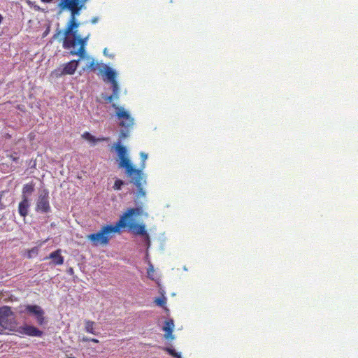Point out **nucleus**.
<instances>
[{"label":"nucleus","mask_w":358,"mask_h":358,"mask_svg":"<svg viewBox=\"0 0 358 358\" xmlns=\"http://www.w3.org/2000/svg\"><path fill=\"white\" fill-rule=\"evenodd\" d=\"M10 159L13 161V162H17L18 161V157H15V156H13V155H10Z\"/></svg>","instance_id":"cd10ccee"},{"label":"nucleus","mask_w":358,"mask_h":358,"mask_svg":"<svg viewBox=\"0 0 358 358\" xmlns=\"http://www.w3.org/2000/svg\"><path fill=\"white\" fill-rule=\"evenodd\" d=\"M17 325L15 315L11 307H0V327L3 330L15 331Z\"/></svg>","instance_id":"39448f33"},{"label":"nucleus","mask_w":358,"mask_h":358,"mask_svg":"<svg viewBox=\"0 0 358 358\" xmlns=\"http://www.w3.org/2000/svg\"><path fill=\"white\" fill-rule=\"evenodd\" d=\"M34 192V184L33 181L23 185L22 187V196H27Z\"/></svg>","instance_id":"dca6fc26"},{"label":"nucleus","mask_w":358,"mask_h":358,"mask_svg":"<svg viewBox=\"0 0 358 358\" xmlns=\"http://www.w3.org/2000/svg\"><path fill=\"white\" fill-rule=\"evenodd\" d=\"M113 108L116 110V117L118 118L120 127L124 128L122 129L120 134V138H124L128 136L129 129L134 125V120L129 115L128 111L124 110L123 108L118 107L117 104L112 103Z\"/></svg>","instance_id":"423d86ee"},{"label":"nucleus","mask_w":358,"mask_h":358,"mask_svg":"<svg viewBox=\"0 0 358 358\" xmlns=\"http://www.w3.org/2000/svg\"><path fill=\"white\" fill-rule=\"evenodd\" d=\"M36 210L42 212L43 213H47V212H50V196L48 190L44 189L40 194L36 201Z\"/></svg>","instance_id":"1a4fd4ad"},{"label":"nucleus","mask_w":358,"mask_h":358,"mask_svg":"<svg viewBox=\"0 0 358 358\" xmlns=\"http://www.w3.org/2000/svg\"><path fill=\"white\" fill-rule=\"evenodd\" d=\"M83 342L91 341V338L84 336L82 338Z\"/></svg>","instance_id":"c85d7f7f"},{"label":"nucleus","mask_w":358,"mask_h":358,"mask_svg":"<svg viewBox=\"0 0 358 358\" xmlns=\"http://www.w3.org/2000/svg\"><path fill=\"white\" fill-rule=\"evenodd\" d=\"M174 327V323L173 320H169L165 321V325L163 327V330L165 331V338H173V330Z\"/></svg>","instance_id":"2eb2a0df"},{"label":"nucleus","mask_w":358,"mask_h":358,"mask_svg":"<svg viewBox=\"0 0 358 358\" xmlns=\"http://www.w3.org/2000/svg\"><path fill=\"white\" fill-rule=\"evenodd\" d=\"M154 272H155L154 267L152 266V264H150L148 269L147 273H148V277L150 278H151V280H154V277H153Z\"/></svg>","instance_id":"5701e85b"},{"label":"nucleus","mask_w":358,"mask_h":358,"mask_svg":"<svg viewBox=\"0 0 358 358\" xmlns=\"http://www.w3.org/2000/svg\"><path fill=\"white\" fill-rule=\"evenodd\" d=\"M54 0H41L44 3H51Z\"/></svg>","instance_id":"c756f323"},{"label":"nucleus","mask_w":358,"mask_h":358,"mask_svg":"<svg viewBox=\"0 0 358 358\" xmlns=\"http://www.w3.org/2000/svg\"><path fill=\"white\" fill-rule=\"evenodd\" d=\"M124 184V181L121 179H117L115 180V183L113 186V189L115 190H121L122 185Z\"/></svg>","instance_id":"aec40b11"},{"label":"nucleus","mask_w":358,"mask_h":358,"mask_svg":"<svg viewBox=\"0 0 358 358\" xmlns=\"http://www.w3.org/2000/svg\"><path fill=\"white\" fill-rule=\"evenodd\" d=\"M154 301L158 306L164 307L166 303V299L164 296L157 297Z\"/></svg>","instance_id":"6ab92c4d"},{"label":"nucleus","mask_w":358,"mask_h":358,"mask_svg":"<svg viewBox=\"0 0 358 358\" xmlns=\"http://www.w3.org/2000/svg\"><path fill=\"white\" fill-rule=\"evenodd\" d=\"M19 333L26 334L28 336L41 337L43 334V331L39 330L34 326L31 324H24L17 330Z\"/></svg>","instance_id":"f8f14e48"},{"label":"nucleus","mask_w":358,"mask_h":358,"mask_svg":"<svg viewBox=\"0 0 358 358\" xmlns=\"http://www.w3.org/2000/svg\"><path fill=\"white\" fill-rule=\"evenodd\" d=\"M139 208H141V206H140ZM141 208L143 210L142 213L139 214L138 216H140V215H142L143 213V207ZM133 215L136 216L135 214H134ZM133 215L127 218L126 227H128L129 229L131 231V232L133 234H134L136 235H141V236H144L148 245H150V236L147 232V230L145 229L144 224H136V223L131 222V217H133Z\"/></svg>","instance_id":"0eeeda50"},{"label":"nucleus","mask_w":358,"mask_h":358,"mask_svg":"<svg viewBox=\"0 0 358 358\" xmlns=\"http://www.w3.org/2000/svg\"><path fill=\"white\" fill-rule=\"evenodd\" d=\"M91 341L94 342V343H99V341L96 339V338H91Z\"/></svg>","instance_id":"7c9ffc66"},{"label":"nucleus","mask_w":358,"mask_h":358,"mask_svg":"<svg viewBox=\"0 0 358 358\" xmlns=\"http://www.w3.org/2000/svg\"><path fill=\"white\" fill-rule=\"evenodd\" d=\"M115 150L120 158L118 167L124 168L125 169L126 175L131 176L135 173H139V171H136V168L134 166L129 158L127 157V150L126 147L122 145L120 141H118L115 145Z\"/></svg>","instance_id":"20e7f679"},{"label":"nucleus","mask_w":358,"mask_h":358,"mask_svg":"<svg viewBox=\"0 0 358 358\" xmlns=\"http://www.w3.org/2000/svg\"><path fill=\"white\" fill-rule=\"evenodd\" d=\"M38 251V250L36 247L32 248L31 250H28V257L31 258L32 254H37Z\"/></svg>","instance_id":"b1692460"},{"label":"nucleus","mask_w":358,"mask_h":358,"mask_svg":"<svg viewBox=\"0 0 358 358\" xmlns=\"http://www.w3.org/2000/svg\"><path fill=\"white\" fill-rule=\"evenodd\" d=\"M91 21H92V23H94H94H96V22H97V17H94V18H92Z\"/></svg>","instance_id":"2f4dec72"},{"label":"nucleus","mask_w":358,"mask_h":358,"mask_svg":"<svg viewBox=\"0 0 358 358\" xmlns=\"http://www.w3.org/2000/svg\"><path fill=\"white\" fill-rule=\"evenodd\" d=\"M29 198L27 196H22V200L20 201L18 205V211L20 216L26 217L29 213Z\"/></svg>","instance_id":"4468645a"},{"label":"nucleus","mask_w":358,"mask_h":358,"mask_svg":"<svg viewBox=\"0 0 358 358\" xmlns=\"http://www.w3.org/2000/svg\"><path fill=\"white\" fill-rule=\"evenodd\" d=\"M104 73L112 85V91L113 94H114L115 99H118L120 94V87L116 80L115 71H113L111 69V68L106 66Z\"/></svg>","instance_id":"9b49d317"},{"label":"nucleus","mask_w":358,"mask_h":358,"mask_svg":"<svg viewBox=\"0 0 358 358\" xmlns=\"http://www.w3.org/2000/svg\"><path fill=\"white\" fill-rule=\"evenodd\" d=\"M4 192L3 191L0 193V210H2V208H5V204L2 203V196L3 195Z\"/></svg>","instance_id":"bb28decb"},{"label":"nucleus","mask_w":358,"mask_h":358,"mask_svg":"<svg viewBox=\"0 0 358 358\" xmlns=\"http://www.w3.org/2000/svg\"><path fill=\"white\" fill-rule=\"evenodd\" d=\"M88 0H58L57 8L58 13L61 14L64 11H69L70 17L64 27L62 38V47L64 48H72L71 51L72 55H79L80 57H85V48L88 42L90 34L88 33L85 36L78 34V28L80 23L77 21V16L80 13V10L85 8Z\"/></svg>","instance_id":"f257e3e1"},{"label":"nucleus","mask_w":358,"mask_h":358,"mask_svg":"<svg viewBox=\"0 0 358 358\" xmlns=\"http://www.w3.org/2000/svg\"><path fill=\"white\" fill-rule=\"evenodd\" d=\"M165 350H166L167 352H169V353L172 356V357H176V358H181V355L180 353H178V352H176L175 350H173V349H170V348H166L165 349Z\"/></svg>","instance_id":"4be33fe9"},{"label":"nucleus","mask_w":358,"mask_h":358,"mask_svg":"<svg viewBox=\"0 0 358 358\" xmlns=\"http://www.w3.org/2000/svg\"><path fill=\"white\" fill-rule=\"evenodd\" d=\"M67 358H76V357H67Z\"/></svg>","instance_id":"f704fd0d"},{"label":"nucleus","mask_w":358,"mask_h":358,"mask_svg":"<svg viewBox=\"0 0 358 358\" xmlns=\"http://www.w3.org/2000/svg\"><path fill=\"white\" fill-rule=\"evenodd\" d=\"M62 34V31L60 30V29H57L55 33L54 34L53 36H52V38H54L55 40H56V38H57L59 37V36L60 34Z\"/></svg>","instance_id":"a878e982"},{"label":"nucleus","mask_w":358,"mask_h":358,"mask_svg":"<svg viewBox=\"0 0 358 358\" xmlns=\"http://www.w3.org/2000/svg\"><path fill=\"white\" fill-rule=\"evenodd\" d=\"M25 311L29 314H32L35 316L37 323L42 325L45 322V317H44V310L39 306H25L24 310H21L20 313H25Z\"/></svg>","instance_id":"9d476101"},{"label":"nucleus","mask_w":358,"mask_h":358,"mask_svg":"<svg viewBox=\"0 0 358 358\" xmlns=\"http://www.w3.org/2000/svg\"><path fill=\"white\" fill-rule=\"evenodd\" d=\"M82 137L87 141H91L92 143H96V142L99 141L106 140V138H99V139H97V138L94 137V136H92V134L89 133V131H85L82 134Z\"/></svg>","instance_id":"f3484780"},{"label":"nucleus","mask_w":358,"mask_h":358,"mask_svg":"<svg viewBox=\"0 0 358 358\" xmlns=\"http://www.w3.org/2000/svg\"><path fill=\"white\" fill-rule=\"evenodd\" d=\"M141 162L142 163H141V166L139 169H141L143 171L145 166V161L148 158V155L145 153L141 152Z\"/></svg>","instance_id":"412c9836"},{"label":"nucleus","mask_w":358,"mask_h":358,"mask_svg":"<svg viewBox=\"0 0 358 358\" xmlns=\"http://www.w3.org/2000/svg\"><path fill=\"white\" fill-rule=\"evenodd\" d=\"M69 271H70V272H73V268H70Z\"/></svg>","instance_id":"72a5a7b5"},{"label":"nucleus","mask_w":358,"mask_h":358,"mask_svg":"<svg viewBox=\"0 0 358 358\" xmlns=\"http://www.w3.org/2000/svg\"><path fill=\"white\" fill-rule=\"evenodd\" d=\"M142 211V208H130L120 217L114 226L113 224H106L97 233L88 234L87 238L91 241L94 245H107L111 238V234L121 233V229L126 227V220L127 217H131L134 214H141Z\"/></svg>","instance_id":"f03ea898"},{"label":"nucleus","mask_w":358,"mask_h":358,"mask_svg":"<svg viewBox=\"0 0 358 358\" xmlns=\"http://www.w3.org/2000/svg\"><path fill=\"white\" fill-rule=\"evenodd\" d=\"M3 19V17L2 15L0 14V24H1Z\"/></svg>","instance_id":"473e14b6"},{"label":"nucleus","mask_w":358,"mask_h":358,"mask_svg":"<svg viewBox=\"0 0 358 358\" xmlns=\"http://www.w3.org/2000/svg\"><path fill=\"white\" fill-rule=\"evenodd\" d=\"M87 43L86 44L85 47L87 46ZM70 52L69 54L71 55V51L73 50V49H69ZM71 55H73L71 54ZM75 55H77L76 54ZM78 57H79V59L78 60H71L69 62H67V63L64 64L63 66L57 68V69L52 71V76L59 78L64 76V75H72L74 73V72L76 71V69L78 66V64L80 60L81 59H85L86 60L90 61L89 64L83 67V71H95L98 70V69H100L101 64L99 63H97L96 61H95L94 58L87 56L86 54V48H85V57H80L79 55H78Z\"/></svg>","instance_id":"7ed1b4c3"},{"label":"nucleus","mask_w":358,"mask_h":358,"mask_svg":"<svg viewBox=\"0 0 358 358\" xmlns=\"http://www.w3.org/2000/svg\"><path fill=\"white\" fill-rule=\"evenodd\" d=\"M136 171H138V173H133L131 176H128L130 179V182L134 184V185L137 187V194L138 196H145V191L143 189V185L146 183V177L143 172H142L141 169H136Z\"/></svg>","instance_id":"6e6552de"},{"label":"nucleus","mask_w":358,"mask_h":358,"mask_svg":"<svg viewBox=\"0 0 358 358\" xmlns=\"http://www.w3.org/2000/svg\"><path fill=\"white\" fill-rule=\"evenodd\" d=\"M48 258L52 260V264L55 265H62L64 262L60 249L53 251L52 253L49 254L48 257H45L44 259H48Z\"/></svg>","instance_id":"ddd939ff"},{"label":"nucleus","mask_w":358,"mask_h":358,"mask_svg":"<svg viewBox=\"0 0 358 358\" xmlns=\"http://www.w3.org/2000/svg\"><path fill=\"white\" fill-rule=\"evenodd\" d=\"M104 100L106 101L108 103H111L113 101V99H115L114 96V94L112 93L110 96H104Z\"/></svg>","instance_id":"393cba45"},{"label":"nucleus","mask_w":358,"mask_h":358,"mask_svg":"<svg viewBox=\"0 0 358 358\" xmlns=\"http://www.w3.org/2000/svg\"><path fill=\"white\" fill-rule=\"evenodd\" d=\"M85 331L87 333L97 334L94 330V322L92 320H85Z\"/></svg>","instance_id":"a211bd4d"}]
</instances>
